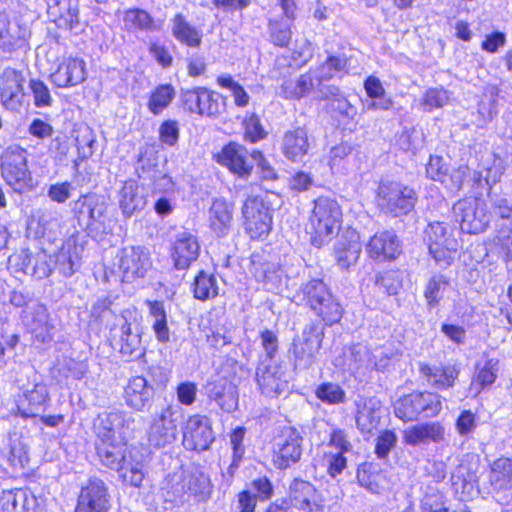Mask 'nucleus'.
Returning <instances> with one entry per match:
<instances>
[{"label":"nucleus","mask_w":512,"mask_h":512,"mask_svg":"<svg viewBox=\"0 0 512 512\" xmlns=\"http://www.w3.org/2000/svg\"><path fill=\"white\" fill-rule=\"evenodd\" d=\"M342 211L335 199L319 197L314 201V207L306 226L311 242L321 247L334 233L339 230Z\"/></svg>","instance_id":"1"},{"label":"nucleus","mask_w":512,"mask_h":512,"mask_svg":"<svg viewBox=\"0 0 512 512\" xmlns=\"http://www.w3.org/2000/svg\"><path fill=\"white\" fill-rule=\"evenodd\" d=\"M301 293L306 305L321 317L326 325L331 326L341 320L343 308L322 280L312 279L303 284Z\"/></svg>","instance_id":"2"},{"label":"nucleus","mask_w":512,"mask_h":512,"mask_svg":"<svg viewBox=\"0 0 512 512\" xmlns=\"http://www.w3.org/2000/svg\"><path fill=\"white\" fill-rule=\"evenodd\" d=\"M423 240L429 254L440 268H447L452 264L454 254L459 247L453 229L444 222H431L424 230Z\"/></svg>","instance_id":"3"},{"label":"nucleus","mask_w":512,"mask_h":512,"mask_svg":"<svg viewBox=\"0 0 512 512\" xmlns=\"http://www.w3.org/2000/svg\"><path fill=\"white\" fill-rule=\"evenodd\" d=\"M442 410L441 396L432 392H413L400 398L394 406L395 415L404 421H412L419 416H437Z\"/></svg>","instance_id":"4"},{"label":"nucleus","mask_w":512,"mask_h":512,"mask_svg":"<svg viewBox=\"0 0 512 512\" xmlns=\"http://www.w3.org/2000/svg\"><path fill=\"white\" fill-rule=\"evenodd\" d=\"M376 199L383 212L397 217L412 211L415 204V192L400 182H381Z\"/></svg>","instance_id":"5"},{"label":"nucleus","mask_w":512,"mask_h":512,"mask_svg":"<svg viewBox=\"0 0 512 512\" xmlns=\"http://www.w3.org/2000/svg\"><path fill=\"white\" fill-rule=\"evenodd\" d=\"M2 176L15 191L29 186L31 174L27 167V152L19 146L8 147L1 157Z\"/></svg>","instance_id":"6"},{"label":"nucleus","mask_w":512,"mask_h":512,"mask_svg":"<svg viewBox=\"0 0 512 512\" xmlns=\"http://www.w3.org/2000/svg\"><path fill=\"white\" fill-rule=\"evenodd\" d=\"M456 222L463 232L476 234L488 226L491 215L487 212L484 201L477 198L462 199L453 206Z\"/></svg>","instance_id":"7"},{"label":"nucleus","mask_w":512,"mask_h":512,"mask_svg":"<svg viewBox=\"0 0 512 512\" xmlns=\"http://www.w3.org/2000/svg\"><path fill=\"white\" fill-rule=\"evenodd\" d=\"M179 417L180 408L172 405L155 414L147 432L150 445L161 448L173 443L177 437Z\"/></svg>","instance_id":"8"},{"label":"nucleus","mask_w":512,"mask_h":512,"mask_svg":"<svg viewBox=\"0 0 512 512\" xmlns=\"http://www.w3.org/2000/svg\"><path fill=\"white\" fill-rule=\"evenodd\" d=\"M324 332L316 324L305 326L301 335L297 336L290 352L293 355L295 367L310 368L315 362L316 354L321 348Z\"/></svg>","instance_id":"9"},{"label":"nucleus","mask_w":512,"mask_h":512,"mask_svg":"<svg viewBox=\"0 0 512 512\" xmlns=\"http://www.w3.org/2000/svg\"><path fill=\"white\" fill-rule=\"evenodd\" d=\"M134 418L124 411L113 410L100 414L94 424L100 441L126 442V435L132 430Z\"/></svg>","instance_id":"10"},{"label":"nucleus","mask_w":512,"mask_h":512,"mask_svg":"<svg viewBox=\"0 0 512 512\" xmlns=\"http://www.w3.org/2000/svg\"><path fill=\"white\" fill-rule=\"evenodd\" d=\"M303 437L294 427L287 426L276 438L273 448V463L278 469H287L297 463L302 455Z\"/></svg>","instance_id":"11"},{"label":"nucleus","mask_w":512,"mask_h":512,"mask_svg":"<svg viewBox=\"0 0 512 512\" xmlns=\"http://www.w3.org/2000/svg\"><path fill=\"white\" fill-rule=\"evenodd\" d=\"M245 229L252 239L268 235L271 230L272 216L270 209L259 197H249L242 207Z\"/></svg>","instance_id":"12"},{"label":"nucleus","mask_w":512,"mask_h":512,"mask_svg":"<svg viewBox=\"0 0 512 512\" xmlns=\"http://www.w3.org/2000/svg\"><path fill=\"white\" fill-rule=\"evenodd\" d=\"M221 100L219 93L209 91L205 87L185 90L181 94V101L186 110L207 117L216 116L222 112Z\"/></svg>","instance_id":"13"},{"label":"nucleus","mask_w":512,"mask_h":512,"mask_svg":"<svg viewBox=\"0 0 512 512\" xmlns=\"http://www.w3.org/2000/svg\"><path fill=\"white\" fill-rule=\"evenodd\" d=\"M118 267L125 282L144 278L152 267L150 253L140 246L125 247L119 254Z\"/></svg>","instance_id":"14"},{"label":"nucleus","mask_w":512,"mask_h":512,"mask_svg":"<svg viewBox=\"0 0 512 512\" xmlns=\"http://www.w3.org/2000/svg\"><path fill=\"white\" fill-rule=\"evenodd\" d=\"M108 203L104 196L90 193L82 195L74 203L73 211L81 225L87 228L103 224Z\"/></svg>","instance_id":"15"},{"label":"nucleus","mask_w":512,"mask_h":512,"mask_svg":"<svg viewBox=\"0 0 512 512\" xmlns=\"http://www.w3.org/2000/svg\"><path fill=\"white\" fill-rule=\"evenodd\" d=\"M214 441L210 420L203 415L191 416L183 433V444L189 450L204 451Z\"/></svg>","instance_id":"16"},{"label":"nucleus","mask_w":512,"mask_h":512,"mask_svg":"<svg viewBox=\"0 0 512 512\" xmlns=\"http://www.w3.org/2000/svg\"><path fill=\"white\" fill-rule=\"evenodd\" d=\"M120 352L123 356L137 358L142 355L141 336L137 322V312L126 309L120 319Z\"/></svg>","instance_id":"17"},{"label":"nucleus","mask_w":512,"mask_h":512,"mask_svg":"<svg viewBox=\"0 0 512 512\" xmlns=\"http://www.w3.org/2000/svg\"><path fill=\"white\" fill-rule=\"evenodd\" d=\"M25 78L13 68H6L0 75V100L9 110H18L25 96Z\"/></svg>","instance_id":"18"},{"label":"nucleus","mask_w":512,"mask_h":512,"mask_svg":"<svg viewBox=\"0 0 512 512\" xmlns=\"http://www.w3.org/2000/svg\"><path fill=\"white\" fill-rule=\"evenodd\" d=\"M154 387L143 376L131 377L124 387L125 404L134 411L148 410L154 399Z\"/></svg>","instance_id":"19"},{"label":"nucleus","mask_w":512,"mask_h":512,"mask_svg":"<svg viewBox=\"0 0 512 512\" xmlns=\"http://www.w3.org/2000/svg\"><path fill=\"white\" fill-rule=\"evenodd\" d=\"M217 162L227 167L232 173L239 177L246 178L253 169V160L251 153L237 143H229L223 147L216 156Z\"/></svg>","instance_id":"20"},{"label":"nucleus","mask_w":512,"mask_h":512,"mask_svg":"<svg viewBox=\"0 0 512 512\" xmlns=\"http://www.w3.org/2000/svg\"><path fill=\"white\" fill-rule=\"evenodd\" d=\"M84 246L79 242L78 234H72L62 244L53 258L54 266L65 277H71L81 265Z\"/></svg>","instance_id":"21"},{"label":"nucleus","mask_w":512,"mask_h":512,"mask_svg":"<svg viewBox=\"0 0 512 512\" xmlns=\"http://www.w3.org/2000/svg\"><path fill=\"white\" fill-rule=\"evenodd\" d=\"M200 254L198 238L188 231H182L175 235L171 248V258L178 270L187 269L195 262Z\"/></svg>","instance_id":"22"},{"label":"nucleus","mask_w":512,"mask_h":512,"mask_svg":"<svg viewBox=\"0 0 512 512\" xmlns=\"http://www.w3.org/2000/svg\"><path fill=\"white\" fill-rule=\"evenodd\" d=\"M401 241L392 230L375 233L366 245L370 258L377 261L393 260L401 253Z\"/></svg>","instance_id":"23"},{"label":"nucleus","mask_w":512,"mask_h":512,"mask_svg":"<svg viewBox=\"0 0 512 512\" xmlns=\"http://www.w3.org/2000/svg\"><path fill=\"white\" fill-rule=\"evenodd\" d=\"M256 381L263 394L278 396L287 388V380L281 365L273 361H263L256 370Z\"/></svg>","instance_id":"24"},{"label":"nucleus","mask_w":512,"mask_h":512,"mask_svg":"<svg viewBox=\"0 0 512 512\" xmlns=\"http://www.w3.org/2000/svg\"><path fill=\"white\" fill-rule=\"evenodd\" d=\"M109 509V496L104 482L91 479L82 488L75 512H106Z\"/></svg>","instance_id":"25"},{"label":"nucleus","mask_w":512,"mask_h":512,"mask_svg":"<svg viewBox=\"0 0 512 512\" xmlns=\"http://www.w3.org/2000/svg\"><path fill=\"white\" fill-rule=\"evenodd\" d=\"M87 77L86 63L80 57H68L51 75L53 83L60 88L76 86Z\"/></svg>","instance_id":"26"},{"label":"nucleus","mask_w":512,"mask_h":512,"mask_svg":"<svg viewBox=\"0 0 512 512\" xmlns=\"http://www.w3.org/2000/svg\"><path fill=\"white\" fill-rule=\"evenodd\" d=\"M47 13L60 29L74 30L79 26V0H51Z\"/></svg>","instance_id":"27"},{"label":"nucleus","mask_w":512,"mask_h":512,"mask_svg":"<svg viewBox=\"0 0 512 512\" xmlns=\"http://www.w3.org/2000/svg\"><path fill=\"white\" fill-rule=\"evenodd\" d=\"M404 442L411 446L441 443L446 440L445 427L440 422H425L408 427L403 433Z\"/></svg>","instance_id":"28"},{"label":"nucleus","mask_w":512,"mask_h":512,"mask_svg":"<svg viewBox=\"0 0 512 512\" xmlns=\"http://www.w3.org/2000/svg\"><path fill=\"white\" fill-rule=\"evenodd\" d=\"M361 250L359 233L354 229H347L338 237L334 246L337 264L341 268L350 267L357 262Z\"/></svg>","instance_id":"29"},{"label":"nucleus","mask_w":512,"mask_h":512,"mask_svg":"<svg viewBox=\"0 0 512 512\" xmlns=\"http://www.w3.org/2000/svg\"><path fill=\"white\" fill-rule=\"evenodd\" d=\"M291 504L304 512H315L322 507V500L314 486L304 480L295 479L290 485Z\"/></svg>","instance_id":"30"},{"label":"nucleus","mask_w":512,"mask_h":512,"mask_svg":"<svg viewBox=\"0 0 512 512\" xmlns=\"http://www.w3.org/2000/svg\"><path fill=\"white\" fill-rule=\"evenodd\" d=\"M383 414L381 402L374 398H364L357 402L356 424L362 433L371 434L380 426Z\"/></svg>","instance_id":"31"},{"label":"nucleus","mask_w":512,"mask_h":512,"mask_svg":"<svg viewBox=\"0 0 512 512\" xmlns=\"http://www.w3.org/2000/svg\"><path fill=\"white\" fill-rule=\"evenodd\" d=\"M310 143L304 128H296L285 132L281 150L284 156L293 162H301L308 154Z\"/></svg>","instance_id":"32"},{"label":"nucleus","mask_w":512,"mask_h":512,"mask_svg":"<svg viewBox=\"0 0 512 512\" xmlns=\"http://www.w3.org/2000/svg\"><path fill=\"white\" fill-rule=\"evenodd\" d=\"M233 207L223 199H216L208 211L209 227L217 237H226L232 227Z\"/></svg>","instance_id":"33"},{"label":"nucleus","mask_w":512,"mask_h":512,"mask_svg":"<svg viewBox=\"0 0 512 512\" xmlns=\"http://www.w3.org/2000/svg\"><path fill=\"white\" fill-rule=\"evenodd\" d=\"M24 319L39 341L45 343L52 340L54 326L49 321V314L44 305L34 304L25 311Z\"/></svg>","instance_id":"34"},{"label":"nucleus","mask_w":512,"mask_h":512,"mask_svg":"<svg viewBox=\"0 0 512 512\" xmlns=\"http://www.w3.org/2000/svg\"><path fill=\"white\" fill-rule=\"evenodd\" d=\"M208 396L216 401L222 410L230 413L238 406L237 387L225 378H219L208 385Z\"/></svg>","instance_id":"35"},{"label":"nucleus","mask_w":512,"mask_h":512,"mask_svg":"<svg viewBox=\"0 0 512 512\" xmlns=\"http://www.w3.org/2000/svg\"><path fill=\"white\" fill-rule=\"evenodd\" d=\"M419 372L430 385L438 389H448L454 385L460 371L455 365L438 367L421 362Z\"/></svg>","instance_id":"36"},{"label":"nucleus","mask_w":512,"mask_h":512,"mask_svg":"<svg viewBox=\"0 0 512 512\" xmlns=\"http://www.w3.org/2000/svg\"><path fill=\"white\" fill-rule=\"evenodd\" d=\"M492 490L497 494L512 492V458H499L490 467L488 475Z\"/></svg>","instance_id":"37"},{"label":"nucleus","mask_w":512,"mask_h":512,"mask_svg":"<svg viewBox=\"0 0 512 512\" xmlns=\"http://www.w3.org/2000/svg\"><path fill=\"white\" fill-rule=\"evenodd\" d=\"M123 29L130 33H150L159 29L154 18L145 10L132 8L122 14Z\"/></svg>","instance_id":"38"},{"label":"nucleus","mask_w":512,"mask_h":512,"mask_svg":"<svg viewBox=\"0 0 512 512\" xmlns=\"http://www.w3.org/2000/svg\"><path fill=\"white\" fill-rule=\"evenodd\" d=\"M23 415L35 417L44 411L49 403V393L46 384L43 382H34L31 389L24 391Z\"/></svg>","instance_id":"39"},{"label":"nucleus","mask_w":512,"mask_h":512,"mask_svg":"<svg viewBox=\"0 0 512 512\" xmlns=\"http://www.w3.org/2000/svg\"><path fill=\"white\" fill-rule=\"evenodd\" d=\"M36 498L22 489L4 491L0 498L2 512H35Z\"/></svg>","instance_id":"40"},{"label":"nucleus","mask_w":512,"mask_h":512,"mask_svg":"<svg viewBox=\"0 0 512 512\" xmlns=\"http://www.w3.org/2000/svg\"><path fill=\"white\" fill-rule=\"evenodd\" d=\"M146 200L139 192V187L134 180L126 181L119 192V206L126 217H131L135 212L145 207Z\"/></svg>","instance_id":"41"},{"label":"nucleus","mask_w":512,"mask_h":512,"mask_svg":"<svg viewBox=\"0 0 512 512\" xmlns=\"http://www.w3.org/2000/svg\"><path fill=\"white\" fill-rule=\"evenodd\" d=\"M499 361L495 358H484L478 362L475 367V373L472 378L470 390L479 394L486 386L492 385L498 375Z\"/></svg>","instance_id":"42"},{"label":"nucleus","mask_w":512,"mask_h":512,"mask_svg":"<svg viewBox=\"0 0 512 512\" xmlns=\"http://www.w3.org/2000/svg\"><path fill=\"white\" fill-rule=\"evenodd\" d=\"M149 317L152 329L156 339L161 343L170 340V330L168 327V315L162 301H148Z\"/></svg>","instance_id":"43"},{"label":"nucleus","mask_w":512,"mask_h":512,"mask_svg":"<svg viewBox=\"0 0 512 512\" xmlns=\"http://www.w3.org/2000/svg\"><path fill=\"white\" fill-rule=\"evenodd\" d=\"M172 35L181 42L190 47H198L202 41L200 30L192 26L182 14H177L171 20Z\"/></svg>","instance_id":"44"},{"label":"nucleus","mask_w":512,"mask_h":512,"mask_svg":"<svg viewBox=\"0 0 512 512\" xmlns=\"http://www.w3.org/2000/svg\"><path fill=\"white\" fill-rule=\"evenodd\" d=\"M125 442L100 441L97 446V454L101 462L112 469H119L124 460Z\"/></svg>","instance_id":"45"},{"label":"nucleus","mask_w":512,"mask_h":512,"mask_svg":"<svg viewBox=\"0 0 512 512\" xmlns=\"http://www.w3.org/2000/svg\"><path fill=\"white\" fill-rule=\"evenodd\" d=\"M162 496L166 501L177 502L186 494L185 471H175L168 474L162 481Z\"/></svg>","instance_id":"46"},{"label":"nucleus","mask_w":512,"mask_h":512,"mask_svg":"<svg viewBox=\"0 0 512 512\" xmlns=\"http://www.w3.org/2000/svg\"><path fill=\"white\" fill-rule=\"evenodd\" d=\"M449 279L441 274L433 275L427 282L424 297L430 308L436 307L445 295L450 291Z\"/></svg>","instance_id":"47"},{"label":"nucleus","mask_w":512,"mask_h":512,"mask_svg":"<svg viewBox=\"0 0 512 512\" xmlns=\"http://www.w3.org/2000/svg\"><path fill=\"white\" fill-rule=\"evenodd\" d=\"M350 354L349 367L354 373L365 376L372 371L373 350L363 344H356L351 348Z\"/></svg>","instance_id":"48"},{"label":"nucleus","mask_w":512,"mask_h":512,"mask_svg":"<svg viewBox=\"0 0 512 512\" xmlns=\"http://www.w3.org/2000/svg\"><path fill=\"white\" fill-rule=\"evenodd\" d=\"M193 286L194 297L199 300L205 301L218 295V282L212 274L200 272L195 277Z\"/></svg>","instance_id":"49"},{"label":"nucleus","mask_w":512,"mask_h":512,"mask_svg":"<svg viewBox=\"0 0 512 512\" xmlns=\"http://www.w3.org/2000/svg\"><path fill=\"white\" fill-rule=\"evenodd\" d=\"M185 484L186 493H190L195 496L206 497L209 495L211 490L209 477L197 469L185 471Z\"/></svg>","instance_id":"50"},{"label":"nucleus","mask_w":512,"mask_h":512,"mask_svg":"<svg viewBox=\"0 0 512 512\" xmlns=\"http://www.w3.org/2000/svg\"><path fill=\"white\" fill-rule=\"evenodd\" d=\"M175 97V90L169 84L159 85L150 95L148 109L157 115L166 109Z\"/></svg>","instance_id":"51"},{"label":"nucleus","mask_w":512,"mask_h":512,"mask_svg":"<svg viewBox=\"0 0 512 512\" xmlns=\"http://www.w3.org/2000/svg\"><path fill=\"white\" fill-rule=\"evenodd\" d=\"M18 41L17 27L12 26L6 13H0V49L10 52L17 46Z\"/></svg>","instance_id":"52"},{"label":"nucleus","mask_w":512,"mask_h":512,"mask_svg":"<svg viewBox=\"0 0 512 512\" xmlns=\"http://www.w3.org/2000/svg\"><path fill=\"white\" fill-rule=\"evenodd\" d=\"M316 71L322 81L330 80L336 73L348 72V59L344 55H331Z\"/></svg>","instance_id":"53"},{"label":"nucleus","mask_w":512,"mask_h":512,"mask_svg":"<svg viewBox=\"0 0 512 512\" xmlns=\"http://www.w3.org/2000/svg\"><path fill=\"white\" fill-rule=\"evenodd\" d=\"M61 217L56 212H45L38 220V233L48 240L56 238L61 234Z\"/></svg>","instance_id":"54"},{"label":"nucleus","mask_w":512,"mask_h":512,"mask_svg":"<svg viewBox=\"0 0 512 512\" xmlns=\"http://www.w3.org/2000/svg\"><path fill=\"white\" fill-rule=\"evenodd\" d=\"M8 461L15 468H24L29 462L27 444L21 437L14 436L9 440Z\"/></svg>","instance_id":"55"},{"label":"nucleus","mask_w":512,"mask_h":512,"mask_svg":"<svg viewBox=\"0 0 512 512\" xmlns=\"http://www.w3.org/2000/svg\"><path fill=\"white\" fill-rule=\"evenodd\" d=\"M315 395L319 400L330 405L340 404L345 400V391L339 384L332 382L320 384L315 390Z\"/></svg>","instance_id":"56"},{"label":"nucleus","mask_w":512,"mask_h":512,"mask_svg":"<svg viewBox=\"0 0 512 512\" xmlns=\"http://www.w3.org/2000/svg\"><path fill=\"white\" fill-rule=\"evenodd\" d=\"M217 83L222 88L231 91L234 98V102L239 107H245L248 105L250 97L244 88L236 82L230 75H221L217 78Z\"/></svg>","instance_id":"57"},{"label":"nucleus","mask_w":512,"mask_h":512,"mask_svg":"<svg viewBox=\"0 0 512 512\" xmlns=\"http://www.w3.org/2000/svg\"><path fill=\"white\" fill-rule=\"evenodd\" d=\"M449 93L443 88L428 89L422 100V109L425 112H430L433 109L441 108L449 102Z\"/></svg>","instance_id":"58"},{"label":"nucleus","mask_w":512,"mask_h":512,"mask_svg":"<svg viewBox=\"0 0 512 512\" xmlns=\"http://www.w3.org/2000/svg\"><path fill=\"white\" fill-rule=\"evenodd\" d=\"M296 81L298 85L299 99L307 96L310 92L320 87L323 82L316 70H310L309 72L300 75Z\"/></svg>","instance_id":"59"},{"label":"nucleus","mask_w":512,"mask_h":512,"mask_svg":"<svg viewBox=\"0 0 512 512\" xmlns=\"http://www.w3.org/2000/svg\"><path fill=\"white\" fill-rule=\"evenodd\" d=\"M272 41L275 45L287 46L291 39L290 24L288 21H270L269 24Z\"/></svg>","instance_id":"60"},{"label":"nucleus","mask_w":512,"mask_h":512,"mask_svg":"<svg viewBox=\"0 0 512 512\" xmlns=\"http://www.w3.org/2000/svg\"><path fill=\"white\" fill-rule=\"evenodd\" d=\"M53 257L45 252L36 254L33 257V267L31 274L37 279L48 277L53 271Z\"/></svg>","instance_id":"61"},{"label":"nucleus","mask_w":512,"mask_h":512,"mask_svg":"<svg viewBox=\"0 0 512 512\" xmlns=\"http://www.w3.org/2000/svg\"><path fill=\"white\" fill-rule=\"evenodd\" d=\"M370 466H362L357 471V480L359 484L372 493H380L379 484L380 474L371 471Z\"/></svg>","instance_id":"62"},{"label":"nucleus","mask_w":512,"mask_h":512,"mask_svg":"<svg viewBox=\"0 0 512 512\" xmlns=\"http://www.w3.org/2000/svg\"><path fill=\"white\" fill-rule=\"evenodd\" d=\"M30 89L34 97V104L38 108L49 107L52 105L53 99L49 88L44 82L36 79L30 81Z\"/></svg>","instance_id":"63"},{"label":"nucleus","mask_w":512,"mask_h":512,"mask_svg":"<svg viewBox=\"0 0 512 512\" xmlns=\"http://www.w3.org/2000/svg\"><path fill=\"white\" fill-rule=\"evenodd\" d=\"M397 443V436L393 431L386 430L376 439L375 453L378 458H385Z\"/></svg>","instance_id":"64"}]
</instances>
